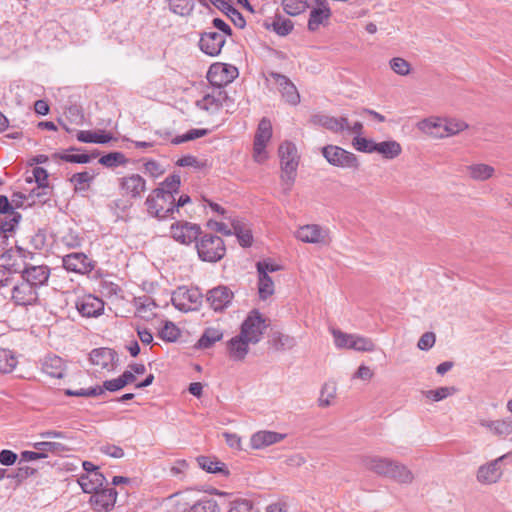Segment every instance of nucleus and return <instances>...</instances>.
I'll list each match as a JSON object with an SVG mask.
<instances>
[{"mask_svg":"<svg viewBox=\"0 0 512 512\" xmlns=\"http://www.w3.org/2000/svg\"><path fill=\"white\" fill-rule=\"evenodd\" d=\"M238 76L235 66L225 63H214L209 67L207 80L212 86L223 89V86L231 83Z\"/></svg>","mask_w":512,"mask_h":512,"instance_id":"obj_11","label":"nucleus"},{"mask_svg":"<svg viewBox=\"0 0 512 512\" xmlns=\"http://www.w3.org/2000/svg\"><path fill=\"white\" fill-rule=\"evenodd\" d=\"M112 136L104 131H79L77 133V140L82 143H100L105 144L111 141Z\"/></svg>","mask_w":512,"mask_h":512,"instance_id":"obj_38","label":"nucleus"},{"mask_svg":"<svg viewBox=\"0 0 512 512\" xmlns=\"http://www.w3.org/2000/svg\"><path fill=\"white\" fill-rule=\"evenodd\" d=\"M252 509V502L247 499H237L230 503L228 512H249Z\"/></svg>","mask_w":512,"mask_h":512,"instance_id":"obj_64","label":"nucleus"},{"mask_svg":"<svg viewBox=\"0 0 512 512\" xmlns=\"http://www.w3.org/2000/svg\"><path fill=\"white\" fill-rule=\"evenodd\" d=\"M62 265L68 272L81 275L89 274L95 268V262L82 252H73L63 256Z\"/></svg>","mask_w":512,"mask_h":512,"instance_id":"obj_13","label":"nucleus"},{"mask_svg":"<svg viewBox=\"0 0 512 512\" xmlns=\"http://www.w3.org/2000/svg\"><path fill=\"white\" fill-rule=\"evenodd\" d=\"M207 134H208V130L207 129H191V130L187 131L183 135H179V136L174 137L171 140V143L174 144V145H179V144L187 142V141H192V140L198 139V138L203 137V136H205Z\"/></svg>","mask_w":512,"mask_h":512,"instance_id":"obj_55","label":"nucleus"},{"mask_svg":"<svg viewBox=\"0 0 512 512\" xmlns=\"http://www.w3.org/2000/svg\"><path fill=\"white\" fill-rule=\"evenodd\" d=\"M377 144L375 141L364 137L357 136L353 139L355 149L364 153H375L376 150L374 148L377 147Z\"/></svg>","mask_w":512,"mask_h":512,"instance_id":"obj_57","label":"nucleus"},{"mask_svg":"<svg viewBox=\"0 0 512 512\" xmlns=\"http://www.w3.org/2000/svg\"><path fill=\"white\" fill-rule=\"evenodd\" d=\"M201 234L199 225L187 221H176L171 225L172 238L185 245H189L198 239Z\"/></svg>","mask_w":512,"mask_h":512,"instance_id":"obj_14","label":"nucleus"},{"mask_svg":"<svg viewBox=\"0 0 512 512\" xmlns=\"http://www.w3.org/2000/svg\"><path fill=\"white\" fill-rule=\"evenodd\" d=\"M42 371L52 378L61 379L65 372L64 361L57 355H47L42 361Z\"/></svg>","mask_w":512,"mask_h":512,"instance_id":"obj_25","label":"nucleus"},{"mask_svg":"<svg viewBox=\"0 0 512 512\" xmlns=\"http://www.w3.org/2000/svg\"><path fill=\"white\" fill-rule=\"evenodd\" d=\"M49 191V186H45V189H43V191L37 190L36 186L27 195V199H30L32 204H35L36 202L45 203L49 199Z\"/></svg>","mask_w":512,"mask_h":512,"instance_id":"obj_62","label":"nucleus"},{"mask_svg":"<svg viewBox=\"0 0 512 512\" xmlns=\"http://www.w3.org/2000/svg\"><path fill=\"white\" fill-rule=\"evenodd\" d=\"M114 354L110 348L93 349L90 353V361L101 368H107L112 363Z\"/></svg>","mask_w":512,"mask_h":512,"instance_id":"obj_33","label":"nucleus"},{"mask_svg":"<svg viewBox=\"0 0 512 512\" xmlns=\"http://www.w3.org/2000/svg\"><path fill=\"white\" fill-rule=\"evenodd\" d=\"M330 332L334 338V344L338 349H351L355 334H349L337 328H330Z\"/></svg>","mask_w":512,"mask_h":512,"instance_id":"obj_43","label":"nucleus"},{"mask_svg":"<svg viewBox=\"0 0 512 512\" xmlns=\"http://www.w3.org/2000/svg\"><path fill=\"white\" fill-rule=\"evenodd\" d=\"M21 219V214L18 212H13L7 215V219L3 221L0 225V235L4 236V239L7 238V233L13 232L15 227L18 225Z\"/></svg>","mask_w":512,"mask_h":512,"instance_id":"obj_52","label":"nucleus"},{"mask_svg":"<svg viewBox=\"0 0 512 512\" xmlns=\"http://www.w3.org/2000/svg\"><path fill=\"white\" fill-rule=\"evenodd\" d=\"M443 125H444V119L437 118V117H431V118H426V119H423L422 121H420L418 123V128L426 134L436 135L434 133V129L441 128V127H443Z\"/></svg>","mask_w":512,"mask_h":512,"instance_id":"obj_53","label":"nucleus"},{"mask_svg":"<svg viewBox=\"0 0 512 512\" xmlns=\"http://www.w3.org/2000/svg\"><path fill=\"white\" fill-rule=\"evenodd\" d=\"M228 99L229 97L224 89L213 86L211 92L197 100L196 106L209 114H215L220 111Z\"/></svg>","mask_w":512,"mask_h":512,"instance_id":"obj_15","label":"nucleus"},{"mask_svg":"<svg viewBox=\"0 0 512 512\" xmlns=\"http://www.w3.org/2000/svg\"><path fill=\"white\" fill-rule=\"evenodd\" d=\"M286 434L262 430L254 433L250 438V446L253 449L259 450L270 445L276 444L285 439Z\"/></svg>","mask_w":512,"mask_h":512,"instance_id":"obj_22","label":"nucleus"},{"mask_svg":"<svg viewBox=\"0 0 512 512\" xmlns=\"http://www.w3.org/2000/svg\"><path fill=\"white\" fill-rule=\"evenodd\" d=\"M117 498V492L114 488H101L93 492L91 503L97 512L111 510Z\"/></svg>","mask_w":512,"mask_h":512,"instance_id":"obj_20","label":"nucleus"},{"mask_svg":"<svg viewBox=\"0 0 512 512\" xmlns=\"http://www.w3.org/2000/svg\"><path fill=\"white\" fill-rule=\"evenodd\" d=\"M194 6V0H169L170 10L180 16L190 15Z\"/></svg>","mask_w":512,"mask_h":512,"instance_id":"obj_44","label":"nucleus"},{"mask_svg":"<svg viewBox=\"0 0 512 512\" xmlns=\"http://www.w3.org/2000/svg\"><path fill=\"white\" fill-rule=\"evenodd\" d=\"M266 328L265 318L258 310H252L241 324L239 334L251 344H257L261 341Z\"/></svg>","mask_w":512,"mask_h":512,"instance_id":"obj_5","label":"nucleus"},{"mask_svg":"<svg viewBox=\"0 0 512 512\" xmlns=\"http://www.w3.org/2000/svg\"><path fill=\"white\" fill-rule=\"evenodd\" d=\"M387 478L399 484H411L414 474L405 464L393 460Z\"/></svg>","mask_w":512,"mask_h":512,"instance_id":"obj_26","label":"nucleus"},{"mask_svg":"<svg viewBox=\"0 0 512 512\" xmlns=\"http://www.w3.org/2000/svg\"><path fill=\"white\" fill-rule=\"evenodd\" d=\"M32 447L35 450H38V451L44 453L45 458L48 457L49 453L60 454V453L68 450L64 444L58 443V442H51V441L35 442L32 444Z\"/></svg>","mask_w":512,"mask_h":512,"instance_id":"obj_41","label":"nucleus"},{"mask_svg":"<svg viewBox=\"0 0 512 512\" xmlns=\"http://www.w3.org/2000/svg\"><path fill=\"white\" fill-rule=\"evenodd\" d=\"M249 344H251V342H248L247 339L241 337L240 334L232 337L227 343L231 359L235 361H242L249 352Z\"/></svg>","mask_w":512,"mask_h":512,"instance_id":"obj_28","label":"nucleus"},{"mask_svg":"<svg viewBox=\"0 0 512 512\" xmlns=\"http://www.w3.org/2000/svg\"><path fill=\"white\" fill-rule=\"evenodd\" d=\"M479 424L495 436L505 437L512 434V420L510 418L499 420L481 419Z\"/></svg>","mask_w":512,"mask_h":512,"instance_id":"obj_27","label":"nucleus"},{"mask_svg":"<svg viewBox=\"0 0 512 512\" xmlns=\"http://www.w3.org/2000/svg\"><path fill=\"white\" fill-rule=\"evenodd\" d=\"M186 512H221V509L216 500L204 496L189 506Z\"/></svg>","mask_w":512,"mask_h":512,"instance_id":"obj_37","label":"nucleus"},{"mask_svg":"<svg viewBox=\"0 0 512 512\" xmlns=\"http://www.w3.org/2000/svg\"><path fill=\"white\" fill-rule=\"evenodd\" d=\"M94 179V174L84 171L75 173L70 178V182L74 184L75 190H85V184H89Z\"/></svg>","mask_w":512,"mask_h":512,"instance_id":"obj_58","label":"nucleus"},{"mask_svg":"<svg viewBox=\"0 0 512 512\" xmlns=\"http://www.w3.org/2000/svg\"><path fill=\"white\" fill-rule=\"evenodd\" d=\"M127 162L125 155L121 152H111L103 155L99 159V163L106 167H116L124 165Z\"/></svg>","mask_w":512,"mask_h":512,"instance_id":"obj_50","label":"nucleus"},{"mask_svg":"<svg viewBox=\"0 0 512 512\" xmlns=\"http://www.w3.org/2000/svg\"><path fill=\"white\" fill-rule=\"evenodd\" d=\"M374 149L376 150V153L381 154L382 157L387 160L395 159L402 153L400 143L395 140L379 142L377 147Z\"/></svg>","mask_w":512,"mask_h":512,"instance_id":"obj_32","label":"nucleus"},{"mask_svg":"<svg viewBox=\"0 0 512 512\" xmlns=\"http://www.w3.org/2000/svg\"><path fill=\"white\" fill-rule=\"evenodd\" d=\"M376 348L374 342L367 337L355 334L352 343V350L358 352H372Z\"/></svg>","mask_w":512,"mask_h":512,"instance_id":"obj_51","label":"nucleus"},{"mask_svg":"<svg viewBox=\"0 0 512 512\" xmlns=\"http://www.w3.org/2000/svg\"><path fill=\"white\" fill-rule=\"evenodd\" d=\"M275 292V285L269 275H258V294L261 300H266Z\"/></svg>","mask_w":512,"mask_h":512,"instance_id":"obj_42","label":"nucleus"},{"mask_svg":"<svg viewBox=\"0 0 512 512\" xmlns=\"http://www.w3.org/2000/svg\"><path fill=\"white\" fill-rule=\"evenodd\" d=\"M467 171L473 180L486 181L494 175L495 169L488 164L477 163L469 165Z\"/></svg>","mask_w":512,"mask_h":512,"instance_id":"obj_34","label":"nucleus"},{"mask_svg":"<svg viewBox=\"0 0 512 512\" xmlns=\"http://www.w3.org/2000/svg\"><path fill=\"white\" fill-rule=\"evenodd\" d=\"M100 292L105 297L118 296L121 292V288L116 283L103 279L100 282Z\"/></svg>","mask_w":512,"mask_h":512,"instance_id":"obj_61","label":"nucleus"},{"mask_svg":"<svg viewBox=\"0 0 512 512\" xmlns=\"http://www.w3.org/2000/svg\"><path fill=\"white\" fill-rule=\"evenodd\" d=\"M17 360L9 349L0 348V373H10L16 367Z\"/></svg>","mask_w":512,"mask_h":512,"instance_id":"obj_45","label":"nucleus"},{"mask_svg":"<svg viewBox=\"0 0 512 512\" xmlns=\"http://www.w3.org/2000/svg\"><path fill=\"white\" fill-rule=\"evenodd\" d=\"M180 335L179 329L172 322H167L159 332V336L166 341H176Z\"/></svg>","mask_w":512,"mask_h":512,"instance_id":"obj_60","label":"nucleus"},{"mask_svg":"<svg viewBox=\"0 0 512 512\" xmlns=\"http://www.w3.org/2000/svg\"><path fill=\"white\" fill-rule=\"evenodd\" d=\"M209 2L229 17L236 27L240 29L245 27L246 21L243 15L234 6L225 0H209Z\"/></svg>","mask_w":512,"mask_h":512,"instance_id":"obj_30","label":"nucleus"},{"mask_svg":"<svg viewBox=\"0 0 512 512\" xmlns=\"http://www.w3.org/2000/svg\"><path fill=\"white\" fill-rule=\"evenodd\" d=\"M234 298L233 291L224 285L210 289L206 294L209 306L216 312L223 311L230 306Z\"/></svg>","mask_w":512,"mask_h":512,"instance_id":"obj_17","label":"nucleus"},{"mask_svg":"<svg viewBox=\"0 0 512 512\" xmlns=\"http://www.w3.org/2000/svg\"><path fill=\"white\" fill-rule=\"evenodd\" d=\"M270 75L279 86V90L285 101L290 105H297L300 102V95L296 86L290 81V79L287 76L276 72H272Z\"/></svg>","mask_w":512,"mask_h":512,"instance_id":"obj_21","label":"nucleus"},{"mask_svg":"<svg viewBox=\"0 0 512 512\" xmlns=\"http://www.w3.org/2000/svg\"><path fill=\"white\" fill-rule=\"evenodd\" d=\"M295 237L299 241L309 244L327 246L331 243L329 229L317 224H307L299 227L295 232Z\"/></svg>","mask_w":512,"mask_h":512,"instance_id":"obj_10","label":"nucleus"},{"mask_svg":"<svg viewBox=\"0 0 512 512\" xmlns=\"http://www.w3.org/2000/svg\"><path fill=\"white\" fill-rule=\"evenodd\" d=\"M119 188L124 197L141 199L146 191V180L139 174H131L119 180Z\"/></svg>","mask_w":512,"mask_h":512,"instance_id":"obj_16","label":"nucleus"},{"mask_svg":"<svg viewBox=\"0 0 512 512\" xmlns=\"http://www.w3.org/2000/svg\"><path fill=\"white\" fill-rule=\"evenodd\" d=\"M271 343L273 348L277 351L291 350L296 346L294 337L281 332H275L272 335Z\"/></svg>","mask_w":512,"mask_h":512,"instance_id":"obj_40","label":"nucleus"},{"mask_svg":"<svg viewBox=\"0 0 512 512\" xmlns=\"http://www.w3.org/2000/svg\"><path fill=\"white\" fill-rule=\"evenodd\" d=\"M106 477L102 472H94L90 474H82L78 478V484L84 493H93L103 487Z\"/></svg>","mask_w":512,"mask_h":512,"instance_id":"obj_29","label":"nucleus"},{"mask_svg":"<svg viewBox=\"0 0 512 512\" xmlns=\"http://www.w3.org/2000/svg\"><path fill=\"white\" fill-rule=\"evenodd\" d=\"M76 309L84 317H97L104 311V302L98 297L88 294L77 299Z\"/></svg>","mask_w":512,"mask_h":512,"instance_id":"obj_19","label":"nucleus"},{"mask_svg":"<svg viewBox=\"0 0 512 512\" xmlns=\"http://www.w3.org/2000/svg\"><path fill=\"white\" fill-rule=\"evenodd\" d=\"M322 155L335 167L357 170L360 166L357 156L339 146L327 145L322 148Z\"/></svg>","mask_w":512,"mask_h":512,"instance_id":"obj_4","label":"nucleus"},{"mask_svg":"<svg viewBox=\"0 0 512 512\" xmlns=\"http://www.w3.org/2000/svg\"><path fill=\"white\" fill-rule=\"evenodd\" d=\"M272 137V124L271 121L263 117L257 127L254 144H253V157L258 163H263L267 158L266 146Z\"/></svg>","mask_w":512,"mask_h":512,"instance_id":"obj_8","label":"nucleus"},{"mask_svg":"<svg viewBox=\"0 0 512 512\" xmlns=\"http://www.w3.org/2000/svg\"><path fill=\"white\" fill-rule=\"evenodd\" d=\"M281 163V181L284 193L288 194L295 182L299 156L296 146L289 141L283 142L278 149Z\"/></svg>","mask_w":512,"mask_h":512,"instance_id":"obj_1","label":"nucleus"},{"mask_svg":"<svg viewBox=\"0 0 512 512\" xmlns=\"http://www.w3.org/2000/svg\"><path fill=\"white\" fill-rule=\"evenodd\" d=\"M393 459L381 456H367L363 458V466L374 474L387 478Z\"/></svg>","mask_w":512,"mask_h":512,"instance_id":"obj_24","label":"nucleus"},{"mask_svg":"<svg viewBox=\"0 0 512 512\" xmlns=\"http://www.w3.org/2000/svg\"><path fill=\"white\" fill-rule=\"evenodd\" d=\"M391 70L400 75L407 76L411 71V65L402 57H394L389 61Z\"/></svg>","mask_w":512,"mask_h":512,"instance_id":"obj_54","label":"nucleus"},{"mask_svg":"<svg viewBox=\"0 0 512 512\" xmlns=\"http://www.w3.org/2000/svg\"><path fill=\"white\" fill-rule=\"evenodd\" d=\"M173 306L183 312L198 309L202 303V294L198 288L178 287L171 297Z\"/></svg>","mask_w":512,"mask_h":512,"instance_id":"obj_6","label":"nucleus"},{"mask_svg":"<svg viewBox=\"0 0 512 512\" xmlns=\"http://www.w3.org/2000/svg\"><path fill=\"white\" fill-rule=\"evenodd\" d=\"M457 392L455 387H439L434 390H429L426 392V397L432 399L433 401H441Z\"/></svg>","mask_w":512,"mask_h":512,"instance_id":"obj_56","label":"nucleus"},{"mask_svg":"<svg viewBox=\"0 0 512 512\" xmlns=\"http://www.w3.org/2000/svg\"><path fill=\"white\" fill-rule=\"evenodd\" d=\"M225 43V36L215 31L203 32L199 39L200 50L212 57L220 54Z\"/></svg>","mask_w":512,"mask_h":512,"instance_id":"obj_18","label":"nucleus"},{"mask_svg":"<svg viewBox=\"0 0 512 512\" xmlns=\"http://www.w3.org/2000/svg\"><path fill=\"white\" fill-rule=\"evenodd\" d=\"M283 10L291 16L299 15L308 7L305 0H282Z\"/></svg>","mask_w":512,"mask_h":512,"instance_id":"obj_48","label":"nucleus"},{"mask_svg":"<svg viewBox=\"0 0 512 512\" xmlns=\"http://www.w3.org/2000/svg\"><path fill=\"white\" fill-rule=\"evenodd\" d=\"M165 168L156 160L150 159L144 163V172L156 179L165 173Z\"/></svg>","mask_w":512,"mask_h":512,"instance_id":"obj_59","label":"nucleus"},{"mask_svg":"<svg viewBox=\"0 0 512 512\" xmlns=\"http://www.w3.org/2000/svg\"><path fill=\"white\" fill-rule=\"evenodd\" d=\"M197 463L204 471L208 473H222L227 475L229 472L226 469V466L223 462L217 460L216 458L208 457V456H199L197 458Z\"/></svg>","mask_w":512,"mask_h":512,"instance_id":"obj_35","label":"nucleus"},{"mask_svg":"<svg viewBox=\"0 0 512 512\" xmlns=\"http://www.w3.org/2000/svg\"><path fill=\"white\" fill-rule=\"evenodd\" d=\"M223 337V332L214 327L205 329L202 336L198 340L197 346L201 349L210 348L214 343L220 341Z\"/></svg>","mask_w":512,"mask_h":512,"instance_id":"obj_39","label":"nucleus"},{"mask_svg":"<svg viewBox=\"0 0 512 512\" xmlns=\"http://www.w3.org/2000/svg\"><path fill=\"white\" fill-rule=\"evenodd\" d=\"M145 206L151 217L164 220L175 212V197L164 193L163 189H153L145 200Z\"/></svg>","mask_w":512,"mask_h":512,"instance_id":"obj_2","label":"nucleus"},{"mask_svg":"<svg viewBox=\"0 0 512 512\" xmlns=\"http://www.w3.org/2000/svg\"><path fill=\"white\" fill-rule=\"evenodd\" d=\"M293 22L282 16H276L272 22V29L280 36H286L293 30Z\"/></svg>","mask_w":512,"mask_h":512,"instance_id":"obj_49","label":"nucleus"},{"mask_svg":"<svg viewBox=\"0 0 512 512\" xmlns=\"http://www.w3.org/2000/svg\"><path fill=\"white\" fill-rule=\"evenodd\" d=\"M443 128L447 136L456 135L468 128V124L457 118H444Z\"/></svg>","mask_w":512,"mask_h":512,"instance_id":"obj_47","label":"nucleus"},{"mask_svg":"<svg viewBox=\"0 0 512 512\" xmlns=\"http://www.w3.org/2000/svg\"><path fill=\"white\" fill-rule=\"evenodd\" d=\"M51 269L47 265L26 264L20 273V277L30 284L38 292L47 286Z\"/></svg>","mask_w":512,"mask_h":512,"instance_id":"obj_12","label":"nucleus"},{"mask_svg":"<svg viewBox=\"0 0 512 512\" xmlns=\"http://www.w3.org/2000/svg\"><path fill=\"white\" fill-rule=\"evenodd\" d=\"M316 2L321 4L323 7L311 10L308 20V29L310 31H316L319 26L331 16L330 8L325 5L324 1L316 0Z\"/></svg>","mask_w":512,"mask_h":512,"instance_id":"obj_31","label":"nucleus"},{"mask_svg":"<svg viewBox=\"0 0 512 512\" xmlns=\"http://www.w3.org/2000/svg\"><path fill=\"white\" fill-rule=\"evenodd\" d=\"M232 234H235L240 245L243 247H249L252 244L253 236L251 231L239 220L233 219L231 221Z\"/></svg>","mask_w":512,"mask_h":512,"instance_id":"obj_36","label":"nucleus"},{"mask_svg":"<svg viewBox=\"0 0 512 512\" xmlns=\"http://www.w3.org/2000/svg\"><path fill=\"white\" fill-rule=\"evenodd\" d=\"M10 300L16 306H34L39 303V292L20 277V279L12 285Z\"/></svg>","mask_w":512,"mask_h":512,"instance_id":"obj_7","label":"nucleus"},{"mask_svg":"<svg viewBox=\"0 0 512 512\" xmlns=\"http://www.w3.org/2000/svg\"><path fill=\"white\" fill-rule=\"evenodd\" d=\"M311 122L314 125L321 126L326 128L327 130L339 133L345 130L347 127V118L346 117H333L326 114H315L311 117Z\"/></svg>","mask_w":512,"mask_h":512,"instance_id":"obj_23","label":"nucleus"},{"mask_svg":"<svg viewBox=\"0 0 512 512\" xmlns=\"http://www.w3.org/2000/svg\"><path fill=\"white\" fill-rule=\"evenodd\" d=\"M506 453L494 460L479 466L476 472V479L482 485H491L497 483L503 476V461L510 456Z\"/></svg>","mask_w":512,"mask_h":512,"instance_id":"obj_9","label":"nucleus"},{"mask_svg":"<svg viewBox=\"0 0 512 512\" xmlns=\"http://www.w3.org/2000/svg\"><path fill=\"white\" fill-rule=\"evenodd\" d=\"M34 180L37 184V190L45 189V186H48V173L42 167H35L32 171Z\"/></svg>","mask_w":512,"mask_h":512,"instance_id":"obj_63","label":"nucleus"},{"mask_svg":"<svg viewBox=\"0 0 512 512\" xmlns=\"http://www.w3.org/2000/svg\"><path fill=\"white\" fill-rule=\"evenodd\" d=\"M181 185V178L178 174H172L160 183L156 189H163L164 193H170L172 197L178 194Z\"/></svg>","mask_w":512,"mask_h":512,"instance_id":"obj_46","label":"nucleus"},{"mask_svg":"<svg viewBox=\"0 0 512 512\" xmlns=\"http://www.w3.org/2000/svg\"><path fill=\"white\" fill-rule=\"evenodd\" d=\"M199 258L205 262H217L225 256L226 248L222 238L212 234H204L196 242Z\"/></svg>","mask_w":512,"mask_h":512,"instance_id":"obj_3","label":"nucleus"}]
</instances>
